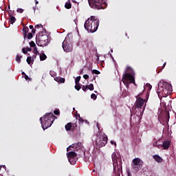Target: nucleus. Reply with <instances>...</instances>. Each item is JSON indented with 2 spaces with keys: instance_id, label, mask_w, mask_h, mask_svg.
<instances>
[{
  "instance_id": "obj_24",
  "label": "nucleus",
  "mask_w": 176,
  "mask_h": 176,
  "mask_svg": "<svg viewBox=\"0 0 176 176\" xmlns=\"http://www.w3.org/2000/svg\"><path fill=\"white\" fill-rule=\"evenodd\" d=\"M9 17H11L12 16L14 15V10H8Z\"/></svg>"
},
{
  "instance_id": "obj_2",
  "label": "nucleus",
  "mask_w": 176,
  "mask_h": 176,
  "mask_svg": "<svg viewBox=\"0 0 176 176\" xmlns=\"http://www.w3.org/2000/svg\"><path fill=\"white\" fill-rule=\"evenodd\" d=\"M173 91V87L170 82L160 81L158 82V89H157V94L160 95V94L163 96H166L170 94Z\"/></svg>"
},
{
  "instance_id": "obj_53",
  "label": "nucleus",
  "mask_w": 176,
  "mask_h": 176,
  "mask_svg": "<svg viewBox=\"0 0 176 176\" xmlns=\"http://www.w3.org/2000/svg\"><path fill=\"white\" fill-rule=\"evenodd\" d=\"M29 28H30V30H33V29H34V26L32 25H29Z\"/></svg>"
},
{
  "instance_id": "obj_49",
  "label": "nucleus",
  "mask_w": 176,
  "mask_h": 176,
  "mask_svg": "<svg viewBox=\"0 0 176 176\" xmlns=\"http://www.w3.org/2000/svg\"><path fill=\"white\" fill-rule=\"evenodd\" d=\"M142 94H143V93H142V92H140V93L137 96L136 98H140V96H142Z\"/></svg>"
},
{
  "instance_id": "obj_11",
  "label": "nucleus",
  "mask_w": 176,
  "mask_h": 176,
  "mask_svg": "<svg viewBox=\"0 0 176 176\" xmlns=\"http://www.w3.org/2000/svg\"><path fill=\"white\" fill-rule=\"evenodd\" d=\"M70 147L73 148L74 149H76V151L77 152H79L81 153V154H78V155H80V157H82V154L84 155H85V152H84L82 148V144L80 142L78 143H76V144H72V146H70Z\"/></svg>"
},
{
  "instance_id": "obj_17",
  "label": "nucleus",
  "mask_w": 176,
  "mask_h": 176,
  "mask_svg": "<svg viewBox=\"0 0 176 176\" xmlns=\"http://www.w3.org/2000/svg\"><path fill=\"white\" fill-rule=\"evenodd\" d=\"M170 144V141H168V140L164 141L163 143L162 147L165 150L168 149Z\"/></svg>"
},
{
  "instance_id": "obj_18",
  "label": "nucleus",
  "mask_w": 176,
  "mask_h": 176,
  "mask_svg": "<svg viewBox=\"0 0 176 176\" xmlns=\"http://www.w3.org/2000/svg\"><path fill=\"white\" fill-rule=\"evenodd\" d=\"M153 158L155 160L156 162H158V163H162L163 161L162 157L159 156L158 155H154Z\"/></svg>"
},
{
  "instance_id": "obj_56",
  "label": "nucleus",
  "mask_w": 176,
  "mask_h": 176,
  "mask_svg": "<svg viewBox=\"0 0 176 176\" xmlns=\"http://www.w3.org/2000/svg\"><path fill=\"white\" fill-rule=\"evenodd\" d=\"M166 65V63H164L163 64V68H164Z\"/></svg>"
},
{
  "instance_id": "obj_54",
  "label": "nucleus",
  "mask_w": 176,
  "mask_h": 176,
  "mask_svg": "<svg viewBox=\"0 0 176 176\" xmlns=\"http://www.w3.org/2000/svg\"><path fill=\"white\" fill-rule=\"evenodd\" d=\"M35 58H36V54H34V55H33L32 59L34 60V59H35Z\"/></svg>"
},
{
  "instance_id": "obj_41",
  "label": "nucleus",
  "mask_w": 176,
  "mask_h": 176,
  "mask_svg": "<svg viewBox=\"0 0 176 176\" xmlns=\"http://www.w3.org/2000/svg\"><path fill=\"white\" fill-rule=\"evenodd\" d=\"M78 121H79V123H83L84 120H83V118H80V116L79 119H78Z\"/></svg>"
},
{
  "instance_id": "obj_57",
  "label": "nucleus",
  "mask_w": 176,
  "mask_h": 176,
  "mask_svg": "<svg viewBox=\"0 0 176 176\" xmlns=\"http://www.w3.org/2000/svg\"><path fill=\"white\" fill-rule=\"evenodd\" d=\"M8 10H10V6H8Z\"/></svg>"
},
{
  "instance_id": "obj_39",
  "label": "nucleus",
  "mask_w": 176,
  "mask_h": 176,
  "mask_svg": "<svg viewBox=\"0 0 176 176\" xmlns=\"http://www.w3.org/2000/svg\"><path fill=\"white\" fill-rule=\"evenodd\" d=\"M25 79L26 80H32V78H30L27 74H25Z\"/></svg>"
},
{
  "instance_id": "obj_35",
  "label": "nucleus",
  "mask_w": 176,
  "mask_h": 176,
  "mask_svg": "<svg viewBox=\"0 0 176 176\" xmlns=\"http://www.w3.org/2000/svg\"><path fill=\"white\" fill-rule=\"evenodd\" d=\"M92 74H100V72L97 69H94V70H92Z\"/></svg>"
},
{
  "instance_id": "obj_9",
  "label": "nucleus",
  "mask_w": 176,
  "mask_h": 176,
  "mask_svg": "<svg viewBox=\"0 0 176 176\" xmlns=\"http://www.w3.org/2000/svg\"><path fill=\"white\" fill-rule=\"evenodd\" d=\"M108 142V138L106 134L100 135L99 137L96 140V144L99 148L105 146Z\"/></svg>"
},
{
  "instance_id": "obj_16",
  "label": "nucleus",
  "mask_w": 176,
  "mask_h": 176,
  "mask_svg": "<svg viewBox=\"0 0 176 176\" xmlns=\"http://www.w3.org/2000/svg\"><path fill=\"white\" fill-rule=\"evenodd\" d=\"M142 168V167H139V165H132L133 173H138Z\"/></svg>"
},
{
  "instance_id": "obj_15",
  "label": "nucleus",
  "mask_w": 176,
  "mask_h": 176,
  "mask_svg": "<svg viewBox=\"0 0 176 176\" xmlns=\"http://www.w3.org/2000/svg\"><path fill=\"white\" fill-rule=\"evenodd\" d=\"M54 80H56V82H59V83H65V78H63L60 76L55 77Z\"/></svg>"
},
{
  "instance_id": "obj_14",
  "label": "nucleus",
  "mask_w": 176,
  "mask_h": 176,
  "mask_svg": "<svg viewBox=\"0 0 176 176\" xmlns=\"http://www.w3.org/2000/svg\"><path fill=\"white\" fill-rule=\"evenodd\" d=\"M143 162L141 161L138 157L132 160L133 166H138V167H143Z\"/></svg>"
},
{
  "instance_id": "obj_58",
  "label": "nucleus",
  "mask_w": 176,
  "mask_h": 176,
  "mask_svg": "<svg viewBox=\"0 0 176 176\" xmlns=\"http://www.w3.org/2000/svg\"><path fill=\"white\" fill-rule=\"evenodd\" d=\"M69 150H70L69 147H67V151H69Z\"/></svg>"
},
{
  "instance_id": "obj_26",
  "label": "nucleus",
  "mask_w": 176,
  "mask_h": 176,
  "mask_svg": "<svg viewBox=\"0 0 176 176\" xmlns=\"http://www.w3.org/2000/svg\"><path fill=\"white\" fill-rule=\"evenodd\" d=\"M33 53H34V54H36V56H37L39 52L38 51L36 46L34 47V48L33 49Z\"/></svg>"
},
{
  "instance_id": "obj_22",
  "label": "nucleus",
  "mask_w": 176,
  "mask_h": 176,
  "mask_svg": "<svg viewBox=\"0 0 176 176\" xmlns=\"http://www.w3.org/2000/svg\"><path fill=\"white\" fill-rule=\"evenodd\" d=\"M47 58L46 54L43 53L42 54H40V60L41 61H44Z\"/></svg>"
},
{
  "instance_id": "obj_45",
  "label": "nucleus",
  "mask_w": 176,
  "mask_h": 176,
  "mask_svg": "<svg viewBox=\"0 0 176 176\" xmlns=\"http://www.w3.org/2000/svg\"><path fill=\"white\" fill-rule=\"evenodd\" d=\"M83 78H84L85 80H87V79H89V75L85 74V75H83Z\"/></svg>"
},
{
  "instance_id": "obj_50",
  "label": "nucleus",
  "mask_w": 176,
  "mask_h": 176,
  "mask_svg": "<svg viewBox=\"0 0 176 176\" xmlns=\"http://www.w3.org/2000/svg\"><path fill=\"white\" fill-rule=\"evenodd\" d=\"M36 29H34V28H33L32 30V34H35V33H36Z\"/></svg>"
},
{
  "instance_id": "obj_34",
  "label": "nucleus",
  "mask_w": 176,
  "mask_h": 176,
  "mask_svg": "<svg viewBox=\"0 0 176 176\" xmlns=\"http://www.w3.org/2000/svg\"><path fill=\"white\" fill-rule=\"evenodd\" d=\"M30 46L32 47H35L36 45V43L34 41H31L30 43Z\"/></svg>"
},
{
  "instance_id": "obj_51",
  "label": "nucleus",
  "mask_w": 176,
  "mask_h": 176,
  "mask_svg": "<svg viewBox=\"0 0 176 176\" xmlns=\"http://www.w3.org/2000/svg\"><path fill=\"white\" fill-rule=\"evenodd\" d=\"M111 144L116 145V142H114V141L111 140Z\"/></svg>"
},
{
  "instance_id": "obj_23",
  "label": "nucleus",
  "mask_w": 176,
  "mask_h": 176,
  "mask_svg": "<svg viewBox=\"0 0 176 176\" xmlns=\"http://www.w3.org/2000/svg\"><path fill=\"white\" fill-rule=\"evenodd\" d=\"M23 58L22 55H21L19 56V54L16 55V61L18 63H21V58Z\"/></svg>"
},
{
  "instance_id": "obj_21",
  "label": "nucleus",
  "mask_w": 176,
  "mask_h": 176,
  "mask_svg": "<svg viewBox=\"0 0 176 176\" xmlns=\"http://www.w3.org/2000/svg\"><path fill=\"white\" fill-rule=\"evenodd\" d=\"M23 31L24 32V37L25 38L27 36V34L28 33L29 28L28 27H23Z\"/></svg>"
},
{
  "instance_id": "obj_44",
  "label": "nucleus",
  "mask_w": 176,
  "mask_h": 176,
  "mask_svg": "<svg viewBox=\"0 0 176 176\" xmlns=\"http://www.w3.org/2000/svg\"><path fill=\"white\" fill-rule=\"evenodd\" d=\"M32 47H27L26 48V52H32Z\"/></svg>"
},
{
  "instance_id": "obj_30",
  "label": "nucleus",
  "mask_w": 176,
  "mask_h": 176,
  "mask_svg": "<svg viewBox=\"0 0 176 176\" xmlns=\"http://www.w3.org/2000/svg\"><path fill=\"white\" fill-rule=\"evenodd\" d=\"M75 89L76 90L79 91L81 89L80 84H76Z\"/></svg>"
},
{
  "instance_id": "obj_27",
  "label": "nucleus",
  "mask_w": 176,
  "mask_h": 176,
  "mask_svg": "<svg viewBox=\"0 0 176 176\" xmlns=\"http://www.w3.org/2000/svg\"><path fill=\"white\" fill-rule=\"evenodd\" d=\"M78 126L76 123L72 124V131H74L75 129H76Z\"/></svg>"
},
{
  "instance_id": "obj_29",
  "label": "nucleus",
  "mask_w": 176,
  "mask_h": 176,
  "mask_svg": "<svg viewBox=\"0 0 176 176\" xmlns=\"http://www.w3.org/2000/svg\"><path fill=\"white\" fill-rule=\"evenodd\" d=\"M27 63L29 64V65H30V64L32 63V57L31 56H28L26 59Z\"/></svg>"
},
{
  "instance_id": "obj_59",
  "label": "nucleus",
  "mask_w": 176,
  "mask_h": 176,
  "mask_svg": "<svg viewBox=\"0 0 176 176\" xmlns=\"http://www.w3.org/2000/svg\"><path fill=\"white\" fill-rule=\"evenodd\" d=\"M38 1H36V4H38Z\"/></svg>"
},
{
  "instance_id": "obj_5",
  "label": "nucleus",
  "mask_w": 176,
  "mask_h": 176,
  "mask_svg": "<svg viewBox=\"0 0 176 176\" xmlns=\"http://www.w3.org/2000/svg\"><path fill=\"white\" fill-rule=\"evenodd\" d=\"M111 157L113 162V170L120 173L122 170V157L118 153L113 152Z\"/></svg>"
},
{
  "instance_id": "obj_40",
  "label": "nucleus",
  "mask_w": 176,
  "mask_h": 176,
  "mask_svg": "<svg viewBox=\"0 0 176 176\" xmlns=\"http://www.w3.org/2000/svg\"><path fill=\"white\" fill-rule=\"evenodd\" d=\"M153 146L155 147H158L159 145H158V141H156L155 143L153 144Z\"/></svg>"
},
{
  "instance_id": "obj_6",
  "label": "nucleus",
  "mask_w": 176,
  "mask_h": 176,
  "mask_svg": "<svg viewBox=\"0 0 176 176\" xmlns=\"http://www.w3.org/2000/svg\"><path fill=\"white\" fill-rule=\"evenodd\" d=\"M137 100L135 104V113L137 116L140 117L144 114L145 107V100H143L141 97H136Z\"/></svg>"
},
{
  "instance_id": "obj_37",
  "label": "nucleus",
  "mask_w": 176,
  "mask_h": 176,
  "mask_svg": "<svg viewBox=\"0 0 176 176\" xmlns=\"http://www.w3.org/2000/svg\"><path fill=\"white\" fill-rule=\"evenodd\" d=\"M33 37L32 33L30 32L28 35V39H32Z\"/></svg>"
},
{
  "instance_id": "obj_10",
  "label": "nucleus",
  "mask_w": 176,
  "mask_h": 176,
  "mask_svg": "<svg viewBox=\"0 0 176 176\" xmlns=\"http://www.w3.org/2000/svg\"><path fill=\"white\" fill-rule=\"evenodd\" d=\"M62 47L63 51L65 52H72L73 50V45L67 37L65 38V40L62 43Z\"/></svg>"
},
{
  "instance_id": "obj_12",
  "label": "nucleus",
  "mask_w": 176,
  "mask_h": 176,
  "mask_svg": "<svg viewBox=\"0 0 176 176\" xmlns=\"http://www.w3.org/2000/svg\"><path fill=\"white\" fill-rule=\"evenodd\" d=\"M67 157L69 160V162L72 164V162H76L75 158L77 157V153L74 151H69L67 153Z\"/></svg>"
},
{
  "instance_id": "obj_20",
  "label": "nucleus",
  "mask_w": 176,
  "mask_h": 176,
  "mask_svg": "<svg viewBox=\"0 0 176 176\" xmlns=\"http://www.w3.org/2000/svg\"><path fill=\"white\" fill-rule=\"evenodd\" d=\"M16 19L15 16H10V21H10V24L13 25L16 22Z\"/></svg>"
},
{
  "instance_id": "obj_4",
  "label": "nucleus",
  "mask_w": 176,
  "mask_h": 176,
  "mask_svg": "<svg viewBox=\"0 0 176 176\" xmlns=\"http://www.w3.org/2000/svg\"><path fill=\"white\" fill-rule=\"evenodd\" d=\"M135 74L134 70L128 66L125 70V73L122 75L123 83L129 82L130 83H133V85H136Z\"/></svg>"
},
{
  "instance_id": "obj_47",
  "label": "nucleus",
  "mask_w": 176,
  "mask_h": 176,
  "mask_svg": "<svg viewBox=\"0 0 176 176\" xmlns=\"http://www.w3.org/2000/svg\"><path fill=\"white\" fill-rule=\"evenodd\" d=\"M146 86H147L148 87V89H151V88H152V85H151L149 84H146Z\"/></svg>"
},
{
  "instance_id": "obj_13",
  "label": "nucleus",
  "mask_w": 176,
  "mask_h": 176,
  "mask_svg": "<svg viewBox=\"0 0 176 176\" xmlns=\"http://www.w3.org/2000/svg\"><path fill=\"white\" fill-rule=\"evenodd\" d=\"M170 120V114L168 111H165V114L164 117L162 118V120L160 121L162 124L164 126L168 125V121Z\"/></svg>"
},
{
  "instance_id": "obj_7",
  "label": "nucleus",
  "mask_w": 176,
  "mask_h": 176,
  "mask_svg": "<svg viewBox=\"0 0 176 176\" xmlns=\"http://www.w3.org/2000/svg\"><path fill=\"white\" fill-rule=\"evenodd\" d=\"M89 7L95 10H104L107 7V0H89Z\"/></svg>"
},
{
  "instance_id": "obj_38",
  "label": "nucleus",
  "mask_w": 176,
  "mask_h": 176,
  "mask_svg": "<svg viewBox=\"0 0 176 176\" xmlns=\"http://www.w3.org/2000/svg\"><path fill=\"white\" fill-rule=\"evenodd\" d=\"M54 115H56V116L60 115V111H58V110L54 111Z\"/></svg>"
},
{
  "instance_id": "obj_3",
  "label": "nucleus",
  "mask_w": 176,
  "mask_h": 176,
  "mask_svg": "<svg viewBox=\"0 0 176 176\" xmlns=\"http://www.w3.org/2000/svg\"><path fill=\"white\" fill-rule=\"evenodd\" d=\"M56 117L52 113H47L45 115L40 118V121L43 127V130H46V129L50 127Z\"/></svg>"
},
{
  "instance_id": "obj_60",
  "label": "nucleus",
  "mask_w": 176,
  "mask_h": 176,
  "mask_svg": "<svg viewBox=\"0 0 176 176\" xmlns=\"http://www.w3.org/2000/svg\"><path fill=\"white\" fill-rule=\"evenodd\" d=\"M95 93H98V91H95Z\"/></svg>"
},
{
  "instance_id": "obj_46",
  "label": "nucleus",
  "mask_w": 176,
  "mask_h": 176,
  "mask_svg": "<svg viewBox=\"0 0 176 176\" xmlns=\"http://www.w3.org/2000/svg\"><path fill=\"white\" fill-rule=\"evenodd\" d=\"M41 27H42V28H43V26L41 24L36 25L35 28H40Z\"/></svg>"
},
{
  "instance_id": "obj_52",
  "label": "nucleus",
  "mask_w": 176,
  "mask_h": 176,
  "mask_svg": "<svg viewBox=\"0 0 176 176\" xmlns=\"http://www.w3.org/2000/svg\"><path fill=\"white\" fill-rule=\"evenodd\" d=\"M127 174H128V176H132L131 173L130 172V170L127 171Z\"/></svg>"
},
{
  "instance_id": "obj_19",
  "label": "nucleus",
  "mask_w": 176,
  "mask_h": 176,
  "mask_svg": "<svg viewBox=\"0 0 176 176\" xmlns=\"http://www.w3.org/2000/svg\"><path fill=\"white\" fill-rule=\"evenodd\" d=\"M65 130H66V131H69L72 130V122H69L65 125Z\"/></svg>"
},
{
  "instance_id": "obj_42",
  "label": "nucleus",
  "mask_w": 176,
  "mask_h": 176,
  "mask_svg": "<svg viewBox=\"0 0 176 176\" xmlns=\"http://www.w3.org/2000/svg\"><path fill=\"white\" fill-rule=\"evenodd\" d=\"M22 52H23V53H24V54H28L26 48H23V49H22Z\"/></svg>"
},
{
  "instance_id": "obj_28",
  "label": "nucleus",
  "mask_w": 176,
  "mask_h": 176,
  "mask_svg": "<svg viewBox=\"0 0 176 176\" xmlns=\"http://www.w3.org/2000/svg\"><path fill=\"white\" fill-rule=\"evenodd\" d=\"M81 79V76H78L76 78V80H75V82L76 84H79V82Z\"/></svg>"
},
{
  "instance_id": "obj_36",
  "label": "nucleus",
  "mask_w": 176,
  "mask_h": 176,
  "mask_svg": "<svg viewBox=\"0 0 176 176\" xmlns=\"http://www.w3.org/2000/svg\"><path fill=\"white\" fill-rule=\"evenodd\" d=\"M16 12L20 13V14H22L24 12V10H23L22 8H18L16 10Z\"/></svg>"
},
{
  "instance_id": "obj_55",
  "label": "nucleus",
  "mask_w": 176,
  "mask_h": 176,
  "mask_svg": "<svg viewBox=\"0 0 176 176\" xmlns=\"http://www.w3.org/2000/svg\"><path fill=\"white\" fill-rule=\"evenodd\" d=\"M22 75H23L24 76H25L26 74L25 73V72H22Z\"/></svg>"
},
{
  "instance_id": "obj_31",
  "label": "nucleus",
  "mask_w": 176,
  "mask_h": 176,
  "mask_svg": "<svg viewBox=\"0 0 176 176\" xmlns=\"http://www.w3.org/2000/svg\"><path fill=\"white\" fill-rule=\"evenodd\" d=\"M88 87H89V85H82V89L84 91H86L88 89Z\"/></svg>"
},
{
  "instance_id": "obj_1",
  "label": "nucleus",
  "mask_w": 176,
  "mask_h": 176,
  "mask_svg": "<svg viewBox=\"0 0 176 176\" xmlns=\"http://www.w3.org/2000/svg\"><path fill=\"white\" fill-rule=\"evenodd\" d=\"M100 24V21L96 16H91L85 21V29L91 33H95L98 30Z\"/></svg>"
},
{
  "instance_id": "obj_25",
  "label": "nucleus",
  "mask_w": 176,
  "mask_h": 176,
  "mask_svg": "<svg viewBox=\"0 0 176 176\" xmlns=\"http://www.w3.org/2000/svg\"><path fill=\"white\" fill-rule=\"evenodd\" d=\"M65 8L66 9H71L72 8V4L70 3H66L65 5Z\"/></svg>"
},
{
  "instance_id": "obj_8",
  "label": "nucleus",
  "mask_w": 176,
  "mask_h": 176,
  "mask_svg": "<svg viewBox=\"0 0 176 176\" xmlns=\"http://www.w3.org/2000/svg\"><path fill=\"white\" fill-rule=\"evenodd\" d=\"M48 36L47 35H43V33H38V35L36 37V43L39 47L46 46L48 43Z\"/></svg>"
},
{
  "instance_id": "obj_61",
  "label": "nucleus",
  "mask_w": 176,
  "mask_h": 176,
  "mask_svg": "<svg viewBox=\"0 0 176 176\" xmlns=\"http://www.w3.org/2000/svg\"><path fill=\"white\" fill-rule=\"evenodd\" d=\"M89 4V0H88Z\"/></svg>"
},
{
  "instance_id": "obj_48",
  "label": "nucleus",
  "mask_w": 176,
  "mask_h": 176,
  "mask_svg": "<svg viewBox=\"0 0 176 176\" xmlns=\"http://www.w3.org/2000/svg\"><path fill=\"white\" fill-rule=\"evenodd\" d=\"M80 114L79 113H76V119L78 120V118H80Z\"/></svg>"
},
{
  "instance_id": "obj_33",
  "label": "nucleus",
  "mask_w": 176,
  "mask_h": 176,
  "mask_svg": "<svg viewBox=\"0 0 176 176\" xmlns=\"http://www.w3.org/2000/svg\"><path fill=\"white\" fill-rule=\"evenodd\" d=\"M94 89V87L93 84H90L89 85H88V89H89L90 91H93Z\"/></svg>"
},
{
  "instance_id": "obj_43",
  "label": "nucleus",
  "mask_w": 176,
  "mask_h": 176,
  "mask_svg": "<svg viewBox=\"0 0 176 176\" xmlns=\"http://www.w3.org/2000/svg\"><path fill=\"white\" fill-rule=\"evenodd\" d=\"M2 168H4L5 170L6 171V168H7L6 166H5V165H3V166L1 165V166H0V170H1Z\"/></svg>"
},
{
  "instance_id": "obj_32",
  "label": "nucleus",
  "mask_w": 176,
  "mask_h": 176,
  "mask_svg": "<svg viewBox=\"0 0 176 176\" xmlns=\"http://www.w3.org/2000/svg\"><path fill=\"white\" fill-rule=\"evenodd\" d=\"M91 99H93V100H96L97 98H98V97H97V96L96 95V94H94V93L91 95Z\"/></svg>"
}]
</instances>
